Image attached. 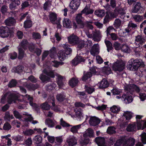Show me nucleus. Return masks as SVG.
<instances>
[{
	"instance_id": "f257e3e1",
	"label": "nucleus",
	"mask_w": 146,
	"mask_h": 146,
	"mask_svg": "<svg viewBox=\"0 0 146 146\" xmlns=\"http://www.w3.org/2000/svg\"><path fill=\"white\" fill-rule=\"evenodd\" d=\"M145 66L144 62L140 59L137 58L135 60L131 59L127 63V67L130 70L135 71L139 67H143Z\"/></svg>"
},
{
	"instance_id": "f03ea898",
	"label": "nucleus",
	"mask_w": 146,
	"mask_h": 146,
	"mask_svg": "<svg viewBox=\"0 0 146 146\" xmlns=\"http://www.w3.org/2000/svg\"><path fill=\"white\" fill-rule=\"evenodd\" d=\"M68 44H65L64 46V50H60L58 52L57 56L59 59L61 61H64L66 57L72 52V49L70 48Z\"/></svg>"
},
{
	"instance_id": "7ed1b4c3",
	"label": "nucleus",
	"mask_w": 146,
	"mask_h": 146,
	"mask_svg": "<svg viewBox=\"0 0 146 146\" xmlns=\"http://www.w3.org/2000/svg\"><path fill=\"white\" fill-rule=\"evenodd\" d=\"M135 141V140L134 138L130 137L129 138H127L126 136H124L121 137L117 140L115 145L119 146L123 143L127 146H133Z\"/></svg>"
},
{
	"instance_id": "20e7f679",
	"label": "nucleus",
	"mask_w": 146,
	"mask_h": 146,
	"mask_svg": "<svg viewBox=\"0 0 146 146\" xmlns=\"http://www.w3.org/2000/svg\"><path fill=\"white\" fill-rule=\"evenodd\" d=\"M13 33V28H9L7 26L0 27V36L3 38L8 37Z\"/></svg>"
},
{
	"instance_id": "39448f33",
	"label": "nucleus",
	"mask_w": 146,
	"mask_h": 146,
	"mask_svg": "<svg viewBox=\"0 0 146 146\" xmlns=\"http://www.w3.org/2000/svg\"><path fill=\"white\" fill-rule=\"evenodd\" d=\"M125 68V65L124 63L122 62H115L112 66V70L115 72H120L122 71Z\"/></svg>"
},
{
	"instance_id": "423d86ee",
	"label": "nucleus",
	"mask_w": 146,
	"mask_h": 146,
	"mask_svg": "<svg viewBox=\"0 0 146 146\" xmlns=\"http://www.w3.org/2000/svg\"><path fill=\"white\" fill-rule=\"evenodd\" d=\"M96 66L92 67L90 68V72H87L85 74H84L82 78V80L83 81H86L88 78H91L92 74H95L97 73Z\"/></svg>"
},
{
	"instance_id": "0eeeda50",
	"label": "nucleus",
	"mask_w": 146,
	"mask_h": 146,
	"mask_svg": "<svg viewBox=\"0 0 146 146\" xmlns=\"http://www.w3.org/2000/svg\"><path fill=\"white\" fill-rule=\"evenodd\" d=\"M83 17L82 14H78L76 17L75 20L77 24L80 28H83L85 25V23L82 20Z\"/></svg>"
},
{
	"instance_id": "6e6552de",
	"label": "nucleus",
	"mask_w": 146,
	"mask_h": 146,
	"mask_svg": "<svg viewBox=\"0 0 146 146\" xmlns=\"http://www.w3.org/2000/svg\"><path fill=\"white\" fill-rule=\"evenodd\" d=\"M116 1L115 0H110V4L107 3L104 7L107 11H111L114 9L116 8Z\"/></svg>"
},
{
	"instance_id": "1a4fd4ad",
	"label": "nucleus",
	"mask_w": 146,
	"mask_h": 146,
	"mask_svg": "<svg viewBox=\"0 0 146 146\" xmlns=\"http://www.w3.org/2000/svg\"><path fill=\"white\" fill-rule=\"evenodd\" d=\"M68 42L70 44L75 45L77 44L80 39L77 36L72 35L68 37Z\"/></svg>"
},
{
	"instance_id": "9d476101",
	"label": "nucleus",
	"mask_w": 146,
	"mask_h": 146,
	"mask_svg": "<svg viewBox=\"0 0 146 146\" xmlns=\"http://www.w3.org/2000/svg\"><path fill=\"white\" fill-rule=\"evenodd\" d=\"M100 122V119L96 116L91 117L89 120L90 125L93 126H97L98 125Z\"/></svg>"
},
{
	"instance_id": "9b49d317",
	"label": "nucleus",
	"mask_w": 146,
	"mask_h": 146,
	"mask_svg": "<svg viewBox=\"0 0 146 146\" xmlns=\"http://www.w3.org/2000/svg\"><path fill=\"white\" fill-rule=\"evenodd\" d=\"M122 97L124 101V103L126 104L131 103L133 100L132 96L128 93L124 94L122 96Z\"/></svg>"
},
{
	"instance_id": "f8f14e48",
	"label": "nucleus",
	"mask_w": 146,
	"mask_h": 146,
	"mask_svg": "<svg viewBox=\"0 0 146 146\" xmlns=\"http://www.w3.org/2000/svg\"><path fill=\"white\" fill-rule=\"evenodd\" d=\"M143 7L141 6V3L137 2L132 9V11L134 13H137L138 12L139 13H141L143 11Z\"/></svg>"
},
{
	"instance_id": "ddd939ff",
	"label": "nucleus",
	"mask_w": 146,
	"mask_h": 146,
	"mask_svg": "<svg viewBox=\"0 0 146 146\" xmlns=\"http://www.w3.org/2000/svg\"><path fill=\"white\" fill-rule=\"evenodd\" d=\"M18 98V96L14 93H11L7 97V102L9 104H11L13 102H15L17 100Z\"/></svg>"
},
{
	"instance_id": "4468645a",
	"label": "nucleus",
	"mask_w": 146,
	"mask_h": 146,
	"mask_svg": "<svg viewBox=\"0 0 146 146\" xmlns=\"http://www.w3.org/2000/svg\"><path fill=\"white\" fill-rule=\"evenodd\" d=\"M80 3V0H72L69 5V6L73 10H76L79 7Z\"/></svg>"
},
{
	"instance_id": "2eb2a0df",
	"label": "nucleus",
	"mask_w": 146,
	"mask_h": 146,
	"mask_svg": "<svg viewBox=\"0 0 146 146\" xmlns=\"http://www.w3.org/2000/svg\"><path fill=\"white\" fill-rule=\"evenodd\" d=\"M96 143L98 146H106L105 140L104 137H98L95 139Z\"/></svg>"
},
{
	"instance_id": "dca6fc26",
	"label": "nucleus",
	"mask_w": 146,
	"mask_h": 146,
	"mask_svg": "<svg viewBox=\"0 0 146 146\" xmlns=\"http://www.w3.org/2000/svg\"><path fill=\"white\" fill-rule=\"evenodd\" d=\"M85 60L81 56L77 55L72 60V63L75 65H77L82 62H84Z\"/></svg>"
},
{
	"instance_id": "f3484780",
	"label": "nucleus",
	"mask_w": 146,
	"mask_h": 146,
	"mask_svg": "<svg viewBox=\"0 0 146 146\" xmlns=\"http://www.w3.org/2000/svg\"><path fill=\"white\" fill-rule=\"evenodd\" d=\"M79 82V80L77 78L73 77L69 80L68 83L70 86L73 88L78 86Z\"/></svg>"
},
{
	"instance_id": "a211bd4d",
	"label": "nucleus",
	"mask_w": 146,
	"mask_h": 146,
	"mask_svg": "<svg viewBox=\"0 0 146 146\" xmlns=\"http://www.w3.org/2000/svg\"><path fill=\"white\" fill-rule=\"evenodd\" d=\"M66 141L68 146H74L77 144V140L74 136L70 137L67 139Z\"/></svg>"
},
{
	"instance_id": "6ab92c4d",
	"label": "nucleus",
	"mask_w": 146,
	"mask_h": 146,
	"mask_svg": "<svg viewBox=\"0 0 146 146\" xmlns=\"http://www.w3.org/2000/svg\"><path fill=\"white\" fill-rule=\"evenodd\" d=\"M109 85L108 81L106 78L103 79L101 81L99 85L100 89H105L108 87Z\"/></svg>"
},
{
	"instance_id": "aec40b11",
	"label": "nucleus",
	"mask_w": 146,
	"mask_h": 146,
	"mask_svg": "<svg viewBox=\"0 0 146 146\" xmlns=\"http://www.w3.org/2000/svg\"><path fill=\"white\" fill-rule=\"evenodd\" d=\"M107 35L108 37V39L111 41V40H116L119 38L117 35L115 33H110L108 32L107 33Z\"/></svg>"
},
{
	"instance_id": "412c9836",
	"label": "nucleus",
	"mask_w": 146,
	"mask_h": 146,
	"mask_svg": "<svg viewBox=\"0 0 146 146\" xmlns=\"http://www.w3.org/2000/svg\"><path fill=\"white\" fill-rule=\"evenodd\" d=\"M48 16L50 21L53 24L57 19V15L54 12H50Z\"/></svg>"
},
{
	"instance_id": "4be33fe9",
	"label": "nucleus",
	"mask_w": 146,
	"mask_h": 146,
	"mask_svg": "<svg viewBox=\"0 0 146 146\" xmlns=\"http://www.w3.org/2000/svg\"><path fill=\"white\" fill-rule=\"evenodd\" d=\"M120 11V10L119 9H118L117 8H115L114 10L113 13L111 11H107L106 12H108L110 15V18L111 20L113 19L116 18V15L115 13L117 12V13H119Z\"/></svg>"
},
{
	"instance_id": "5701e85b",
	"label": "nucleus",
	"mask_w": 146,
	"mask_h": 146,
	"mask_svg": "<svg viewBox=\"0 0 146 146\" xmlns=\"http://www.w3.org/2000/svg\"><path fill=\"white\" fill-rule=\"evenodd\" d=\"M63 26L67 28H72V24L68 18H64L63 21Z\"/></svg>"
},
{
	"instance_id": "b1692460",
	"label": "nucleus",
	"mask_w": 146,
	"mask_h": 146,
	"mask_svg": "<svg viewBox=\"0 0 146 146\" xmlns=\"http://www.w3.org/2000/svg\"><path fill=\"white\" fill-rule=\"evenodd\" d=\"M24 68L23 66L19 65L17 66L13 67L12 69V71L13 72L19 74L23 72Z\"/></svg>"
},
{
	"instance_id": "393cba45",
	"label": "nucleus",
	"mask_w": 146,
	"mask_h": 146,
	"mask_svg": "<svg viewBox=\"0 0 146 146\" xmlns=\"http://www.w3.org/2000/svg\"><path fill=\"white\" fill-rule=\"evenodd\" d=\"M75 115L80 120H81L83 118V116L81 112V109L80 108H76L74 110Z\"/></svg>"
},
{
	"instance_id": "a878e982",
	"label": "nucleus",
	"mask_w": 146,
	"mask_h": 146,
	"mask_svg": "<svg viewBox=\"0 0 146 146\" xmlns=\"http://www.w3.org/2000/svg\"><path fill=\"white\" fill-rule=\"evenodd\" d=\"M1 11L2 14L4 15H7L10 14L8 11V7L5 5H3L1 8Z\"/></svg>"
},
{
	"instance_id": "bb28decb",
	"label": "nucleus",
	"mask_w": 146,
	"mask_h": 146,
	"mask_svg": "<svg viewBox=\"0 0 146 146\" xmlns=\"http://www.w3.org/2000/svg\"><path fill=\"white\" fill-rule=\"evenodd\" d=\"M28 89L30 91L34 90L38 87V85L37 84H34L30 83L27 84L26 85Z\"/></svg>"
},
{
	"instance_id": "cd10ccee",
	"label": "nucleus",
	"mask_w": 146,
	"mask_h": 146,
	"mask_svg": "<svg viewBox=\"0 0 146 146\" xmlns=\"http://www.w3.org/2000/svg\"><path fill=\"white\" fill-rule=\"evenodd\" d=\"M56 86V84L52 83L47 84L45 86V88L46 91L50 92L54 89Z\"/></svg>"
},
{
	"instance_id": "c85d7f7f",
	"label": "nucleus",
	"mask_w": 146,
	"mask_h": 146,
	"mask_svg": "<svg viewBox=\"0 0 146 146\" xmlns=\"http://www.w3.org/2000/svg\"><path fill=\"white\" fill-rule=\"evenodd\" d=\"M106 13L105 10L99 9L98 10H96L95 11L94 13L98 17H102L105 15Z\"/></svg>"
},
{
	"instance_id": "c756f323",
	"label": "nucleus",
	"mask_w": 146,
	"mask_h": 146,
	"mask_svg": "<svg viewBox=\"0 0 146 146\" xmlns=\"http://www.w3.org/2000/svg\"><path fill=\"white\" fill-rule=\"evenodd\" d=\"M5 22L7 26H13L15 23V20L13 17H9L5 20Z\"/></svg>"
},
{
	"instance_id": "7c9ffc66",
	"label": "nucleus",
	"mask_w": 146,
	"mask_h": 146,
	"mask_svg": "<svg viewBox=\"0 0 146 146\" xmlns=\"http://www.w3.org/2000/svg\"><path fill=\"white\" fill-rule=\"evenodd\" d=\"M104 42L107 48V50L108 52H109L110 50H113L112 44L110 41L105 40Z\"/></svg>"
},
{
	"instance_id": "2f4dec72",
	"label": "nucleus",
	"mask_w": 146,
	"mask_h": 146,
	"mask_svg": "<svg viewBox=\"0 0 146 146\" xmlns=\"http://www.w3.org/2000/svg\"><path fill=\"white\" fill-rule=\"evenodd\" d=\"M32 21L30 19L27 20L24 23L23 27L25 29H29L32 26Z\"/></svg>"
},
{
	"instance_id": "473e14b6",
	"label": "nucleus",
	"mask_w": 146,
	"mask_h": 146,
	"mask_svg": "<svg viewBox=\"0 0 146 146\" xmlns=\"http://www.w3.org/2000/svg\"><path fill=\"white\" fill-rule=\"evenodd\" d=\"M81 125L79 124L76 125L72 126L70 128V131L74 134L78 133V130L81 127Z\"/></svg>"
},
{
	"instance_id": "72a5a7b5",
	"label": "nucleus",
	"mask_w": 146,
	"mask_h": 146,
	"mask_svg": "<svg viewBox=\"0 0 146 146\" xmlns=\"http://www.w3.org/2000/svg\"><path fill=\"white\" fill-rule=\"evenodd\" d=\"M90 52L91 54L94 56L99 53V49L97 48V44H94L92 47Z\"/></svg>"
},
{
	"instance_id": "f704fd0d",
	"label": "nucleus",
	"mask_w": 146,
	"mask_h": 146,
	"mask_svg": "<svg viewBox=\"0 0 146 146\" xmlns=\"http://www.w3.org/2000/svg\"><path fill=\"white\" fill-rule=\"evenodd\" d=\"M56 97V99L58 101L62 102L65 99L66 96L64 92H62L61 93L58 94Z\"/></svg>"
},
{
	"instance_id": "c9c22d12",
	"label": "nucleus",
	"mask_w": 146,
	"mask_h": 146,
	"mask_svg": "<svg viewBox=\"0 0 146 146\" xmlns=\"http://www.w3.org/2000/svg\"><path fill=\"white\" fill-rule=\"evenodd\" d=\"M39 78L42 82L43 83H47L50 81V78L45 75L42 74H41L39 76Z\"/></svg>"
},
{
	"instance_id": "e433bc0d",
	"label": "nucleus",
	"mask_w": 146,
	"mask_h": 146,
	"mask_svg": "<svg viewBox=\"0 0 146 146\" xmlns=\"http://www.w3.org/2000/svg\"><path fill=\"white\" fill-rule=\"evenodd\" d=\"M4 118L5 120L10 121L11 119H14V117L13 115L10 114L9 111H7L5 113Z\"/></svg>"
},
{
	"instance_id": "4c0bfd02",
	"label": "nucleus",
	"mask_w": 146,
	"mask_h": 146,
	"mask_svg": "<svg viewBox=\"0 0 146 146\" xmlns=\"http://www.w3.org/2000/svg\"><path fill=\"white\" fill-rule=\"evenodd\" d=\"M25 54V51L21 48H18V55L17 56V58L19 60L22 59L24 57Z\"/></svg>"
},
{
	"instance_id": "58836bf2",
	"label": "nucleus",
	"mask_w": 146,
	"mask_h": 146,
	"mask_svg": "<svg viewBox=\"0 0 146 146\" xmlns=\"http://www.w3.org/2000/svg\"><path fill=\"white\" fill-rule=\"evenodd\" d=\"M42 137L39 135H36L33 138L34 142L37 145L40 143L42 142Z\"/></svg>"
},
{
	"instance_id": "ea45409f",
	"label": "nucleus",
	"mask_w": 146,
	"mask_h": 146,
	"mask_svg": "<svg viewBox=\"0 0 146 146\" xmlns=\"http://www.w3.org/2000/svg\"><path fill=\"white\" fill-rule=\"evenodd\" d=\"M102 70L104 73L109 75L111 73V68L108 67V65L107 66H104L102 69Z\"/></svg>"
},
{
	"instance_id": "a19ab883",
	"label": "nucleus",
	"mask_w": 146,
	"mask_h": 146,
	"mask_svg": "<svg viewBox=\"0 0 146 146\" xmlns=\"http://www.w3.org/2000/svg\"><path fill=\"white\" fill-rule=\"evenodd\" d=\"M115 129L116 128L114 126H109L107 130V132L110 135H112L116 133Z\"/></svg>"
},
{
	"instance_id": "79ce46f5",
	"label": "nucleus",
	"mask_w": 146,
	"mask_h": 146,
	"mask_svg": "<svg viewBox=\"0 0 146 146\" xmlns=\"http://www.w3.org/2000/svg\"><path fill=\"white\" fill-rule=\"evenodd\" d=\"M17 83V81L16 79H13L9 83L8 86L10 88L15 87L16 86Z\"/></svg>"
},
{
	"instance_id": "37998d69",
	"label": "nucleus",
	"mask_w": 146,
	"mask_h": 146,
	"mask_svg": "<svg viewBox=\"0 0 146 146\" xmlns=\"http://www.w3.org/2000/svg\"><path fill=\"white\" fill-rule=\"evenodd\" d=\"M110 110L112 112L117 113H118L120 110V108L119 106L114 105L110 108Z\"/></svg>"
},
{
	"instance_id": "c03bdc74",
	"label": "nucleus",
	"mask_w": 146,
	"mask_h": 146,
	"mask_svg": "<svg viewBox=\"0 0 146 146\" xmlns=\"http://www.w3.org/2000/svg\"><path fill=\"white\" fill-rule=\"evenodd\" d=\"M145 40L142 36L138 35L135 37V41L139 42L141 44H143L145 42Z\"/></svg>"
},
{
	"instance_id": "a18cd8bd",
	"label": "nucleus",
	"mask_w": 146,
	"mask_h": 146,
	"mask_svg": "<svg viewBox=\"0 0 146 146\" xmlns=\"http://www.w3.org/2000/svg\"><path fill=\"white\" fill-rule=\"evenodd\" d=\"M142 117V116L139 115H137L136 116V117L137 119V127H138L139 126L140 127V128H139V129H141L142 126H143V124L142 123V122H143V121H142V120L140 121V120L141 118Z\"/></svg>"
},
{
	"instance_id": "49530a36",
	"label": "nucleus",
	"mask_w": 146,
	"mask_h": 146,
	"mask_svg": "<svg viewBox=\"0 0 146 146\" xmlns=\"http://www.w3.org/2000/svg\"><path fill=\"white\" fill-rule=\"evenodd\" d=\"M41 108L44 110H48L50 108V106L48 103L45 102L41 105Z\"/></svg>"
},
{
	"instance_id": "de8ad7c7",
	"label": "nucleus",
	"mask_w": 146,
	"mask_h": 146,
	"mask_svg": "<svg viewBox=\"0 0 146 146\" xmlns=\"http://www.w3.org/2000/svg\"><path fill=\"white\" fill-rule=\"evenodd\" d=\"M45 123L46 125H48L50 127H53L54 125V123L53 121L51 119L48 118L46 119Z\"/></svg>"
},
{
	"instance_id": "09e8293b",
	"label": "nucleus",
	"mask_w": 146,
	"mask_h": 146,
	"mask_svg": "<svg viewBox=\"0 0 146 146\" xmlns=\"http://www.w3.org/2000/svg\"><path fill=\"white\" fill-rule=\"evenodd\" d=\"M29 42L26 39H23L20 43L21 46L23 48L26 47L29 45Z\"/></svg>"
},
{
	"instance_id": "8fccbe9b",
	"label": "nucleus",
	"mask_w": 146,
	"mask_h": 146,
	"mask_svg": "<svg viewBox=\"0 0 146 146\" xmlns=\"http://www.w3.org/2000/svg\"><path fill=\"white\" fill-rule=\"evenodd\" d=\"M85 91L89 94L92 93L95 91V89L94 88H92L90 86H88L86 85L85 86Z\"/></svg>"
},
{
	"instance_id": "3c124183",
	"label": "nucleus",
	"mask_w": 146,
	"mask_h": 146,
	"mask_svg": "<svg viewBox=\"0 0 146 146\" xmlns=\"http://www.w3.org/2000/svg\"><path fill=\"white\" fill-rule=\"evenodd\" d=\"M135 129H136L135 125L132 124H129L126 128L127 131L128 132L135 131Z\"/></svg>"
},
{
	"instance_id": "603ef678",
	"label": "nucleus",
	"mask_w": 146,
	"mask_h": 146,
	"mask_svg": "<svg viewBox=\"0 0 146 146\" xmlns=\"http://www.w3.org/2000/svg\"><path fill=\"white\" fill-rule=\"evenodd\" d=\"M133 18L136 22H140L143 19V17L139 15H134Z\"/></svg>"
},
{
	"instance_id": "864d4df0",
	"label": "nucleus",
	"mask_w": 146,
	"mask_h": 146,
	"mask_svg": "<svg viewBox=\"0 0 146 146\" xmlns=\"http://www.w3.org/2000/svg\"><path fill=\"white\" fill-rule=\"evenodd\" d=\"M59 88L63 89L65 84L63 81L62 78H59L57 82Z\"/></svg>"
},
{
	"instance_id": "5fc2aeb1",
	"label": "nucleus",
	"mask_w": 146,
	"mask_h": 146,
	"mask_svg": "<svg viewBox=\"0 0 146 146\" xmlns=\"http://www.w3.org/2000/svg\"><path fill=\"white\" fill-rule=\"evenodd\" d=\"M52 62L53 63L52 66L56 68H58L59 66L62 65L64 64L62 62H58L55 60L52 61Z\"/></svg>"
},
{
	"instance_id": "6e6d98bb",
	"label": "nucleus",
	"mask_w": 146,
	"mask_h": 146,
	"mask_svg": "<svg viewBox=\"0 0 146 146\" xmlns=\"http://www.w3.org/2000/svg\"><path fill=\"white\" fill-rule=\"evenodd\" d=\"M123 116L125 118L126 120L128 121L132 117V115L128 111L124 112L123 115Z\"/></svg>"
},
{
	"instance_id": "4d7b16f0",
	"label": "nucleus",
	"mask_w": 146,
	"mask_h": 146,
	"mask_svg": "<svg viewBox=\"0 0 146 146\" xmlns=\"http://www.w3.org/2000/svg\"><path fill=\"white\" fill-rule=\"evenodd\" d=\"M77 45V48L79 49L82 48L84 46L85 42L83 40H78V42L76 44Z\"/></svg>"
},
{
	"instance_id": "13d9d810",
	"label": "nucleus",
	"mask_w": 146,
	"mask_h": 146,
	"mask_svg": "<svg viewBox=\"0 0 146 146\" xmlns=\"http://www.w3.org/2000/svg\"><path fill=\"white\" fill-rule=\"evenodd\" d=\"M60 124L63 127H68L72 126V125H70L68 123L64 121L62 118H61L60 119Z\"/></svg>"
},
{
	"instance_id": "bf43d9fd",
	"label": "nucleus",
	"mask_w": 146,
	"mask_h": 146,
	"mask_svg": "<svg viewBox=\"0 0 146 146\" xmlns=\"http://www.w3.org/2000/svg\"><path fill=\"white\" fill-rule=\"evenodd\" d=\"M121 25V21L119 19H116L113 23L114 27L116 29L118 28Z\"/></svg>"
},
{
	"instance_id": "052dcab7",
	"label": "nucleus",
	"mask_w": 146,
	"mask_h": 146,
	"mask_svg": "<svg viewBox=\"0 0 146 146\" xmlns=\"http://www.w3.org/2000/svg\"><path fill=\"white\" fill-rule=\"evenodd\" d=\"M43 72L47 76L51 78H54L55 76L54 73L52 71L48 72L46 70L44 69L43 71Z\"/></svg>"
},
{
	"instance_id": "680f3d73",
	"label": "nucleus",
	"mask_w": 146,
	"mask_h": 146,
	"mask_svg": "<svg viewBox=\"0 0 146 146\" xmlns=\"http://www.w3.org/2000/svg\"><path fill=\"white\" fill-rule=\"evenodd\" d=\"M28 49L31 52H34L36 49L35 44L33 43L29 44V45Z\"/></svg>"
},
{
	"instance_id": "e2e57ef3",
	"label": "nucleus",
	"mask_w": 146,
	"mask_h": 146,
	"mask_svg": "<svg viewBox=\"0 0 146 146\" xmlns=\"http://www.w3.org/2000/svg\"><path fill=\"white\" fill-rule=\"evenodd\" d=\"M129 49V47L125 44L122 45L121 46L120 49L122 52L127 53H128V50Z\"/></svg>"
},
{
	"instance_id": "0e129e2a",
	"label": "nucleus",
	"mask_w": 146,
	"mask_h": 146,
	"mask_svg": "<svg viewBox=\"0 0 146 146\" xmlns=\"http://www.w3.org/2000/svg\"><path fill=\"white\" fill-rule=\"evenodd\" d=\"M108 14V12H106V15L104 19L103 23L104 24H106L109 22L110 20H111L110 18V15Z\"/></svg>"
},
{
	"instance_id": "69168bd1",
	"label": "nucleus",
	"mask_w": 146,
	"mask_h": 146,
	"mask_svg": "<svg viewBox=\"0 0 146 146\" xmlns=\"http://www.w3.org/2000/svg\"><path fill=\"white\" fill-rule=\"evenodd\" d=\"M9 55L10 58L12 60L15 59L17 58V53L15 51L9 53Z\"/></svg>"
},
{
	"instance_id": "338daca9",
	"label": "nucleus",
	"mask_w": 146,
	"mask_h": 146,
	"mask_svg": "<svg viewBox=\"0 0 146 146\" xmlns=\"http://www.w3.org/2000/svg\"><path fill=\"white\" fill-rule=\"evenodd\" d=\"M11 128L10 124L8 122H6L4 123L3 127V130L6 131H9Z\"/></svg>"
},
{
	"instance_id": "774afa93",
	"label": "nucleus",
	"mask_w": 146,
	"mask_h": 146,
	"mask_svg": "<svg viewBox=\"0 0 146 146\" xmlns=\"http://www.w3.org/2000/svg\"><path fill=\"white\" fill-rule=\"evenodd\" d=\"M141 140L143 143L146 144V133L143 132L141 134Z\"/></svg>"
}]
</instances>
